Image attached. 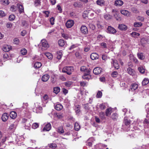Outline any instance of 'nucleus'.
Returning a JSON list of instances; mask_svg holds the SVG:
<instances>
[{
    "instance_id": "obj_1",
    "label": "nucleus",
    "mask_w": 149,
    "mask_h": 149,
    "mask_svg": "<svg viewBox=\"0 0 149 149\" xmlns=\"http://www.w3.org/2000/svg\"><path fill=\"white\" fill-rule=\"evenodd\" d=\"M74 68L73 67H65L62 70V72L64 73H66L68 75H70L72 72L73 71Z\"/></svg>"
},
{
    "instance_id": "obj_2",
    "label": "nucleus",
    "mask_w": 149,
    "mask_h": 149,
    "mask_svg": "<svg viewBox=\"0 0 149 149\" xmlns=\"http://www.w3.org/2000/svg\"><path fill=\"white\" fill-rule=\"evenodd\" d=\"M41 42L42 46V49H46L49 47L47 42L46 40L44 39L42 40Z\"/></svg>"
},
{
    "instance_id": "obj_3",
    "label": "nucleus",
    "mask_w": 149,
    "mask_h": 149,
    "mask_svg": "<svg viewBox=\"0 0 149 149\" xmlns=\"http://www.w3.org/2000/svg\"><path fill=\"white\" fill-rule=\"evenodd\" d=\"M74 24V22L72 20H69L66 22L65 25L68 28H70L72 27Z\"/></svg>"
},
{
    "instance_id": "obj_4",
    "label": "nucleus",
    "mask_w": 149,
    "mask_h": 149,
    "mask_svg": "<svg viewBox=\"0 0 149 149\" xmlns=\"http://www.w3.org/2000/svg\"><path fill=\"white\" fill-rule=\"evenodd\" d=\"M81 33L84 34H86L88 33V30L87 27L85 26H82L80 28Z\"/></svg>"
},
{
    "instance_id": "obj_5",
    "label": "nucleus",
    "mask_w": 149,
    "mask_h": 149,
    "mask_svg": "<svg viewBox=\"0 0 149 149\" xmlns=\"http://www.w3.org/2000/svg\"><path fill=\"white\" fill-rule=\"evenodd\" d=\"M107 32L111 34H114L116 32V30L111 26H109L107 29Z\"/></svg>"
},
{
    "instance_id": "obj_6",
    "label": "nucleus",
    "mask_w": 149,
    "mask_h": 149,
    "mask_svg": "<svg viewBox=\"0 0 149 149\" xmlns=\"http://www.w3.org/2000/svg\"><path fill=\"white\" fill-rule=\"evenodd\" d=\"M51 128V125L50 123H48L42 129V131H48Z\"/></svg>"
},
{
    "instance_id": "obj_7",
    "label": "nucleus",
    "mask_w": 149,
    "mask_h": 149,
    "mask_svg": "<svg viewBox=\"0 0 149 149\" xmlns=\"http://www.w3.org/2000/svg\"><path fill=\"white\" fill-rule=\"evenodd\" d=\"M138 85L137 84L134 83L132 84H131L130 87V89H129V91H134L138 88Z\"/></svg>"
},
{
    "instance_id": "obj_8",
    "label": "nucleus",
    "mask_w": 149,
    "mask_h": 149,
    "mask_svg": "<svg viewBox=\"0 0 149 149\" xmlns=\"http://www.w3.org/2000/svg\"><path fill=\"white\" fill-rule=\"evenodd\" d=\"M111 63L112 64H113V65L116 69H118L119 68V66L118 64L117 63V61L116 60L113 59H111Z\"/></svg>"
},
{
    "instance_id": "obj_9",
    "label": "nucleus",
    "mask_w": 149,
    "mask_h": 149,
    "mask_svg": "<svg viewBox=\"0 0 149 149\" xmlns=\"http://www.w3.org/2000/svg\"><path fill=\"white\" fill-rule=\"evenodd\" d=\"M102 69L99 67L95 68L93 70V72L96 75L100 74L101 72Z\"/></svg>"
},
{
    "instance_id": "obj_10",
    "label": "nucleus",
    "mask_w": 149,
    "mask_h": 149,
    "mask_svg": "<svg viewBox=\"0 0 149 149\" xmlns=\"http://www.w3.org/2000/svg\"><path fill=\"white\" fill-rule=\"evenodd\" d=\"M90 72L89 71H88V73H85L84 75L82 76V78L84 79L88 80L91 78V77L90 75Z\"/></svg>"
},
{
    "instance_id": "obj_11",
    "label": "nucleus",
    "mask_w": 149,
    "mask_h": 149,
    "mask_svg": "<svg viewBox=\"0 0 149 149\" xmlns=\"http://www.w3.org/2000/svg\"><path fill=\"white\" fill-rule=\"evenodd\" d=\"M120 13L123 15L127 17H130V12L126 10H121Z\"/></svg>"
},
{
    "instance_id": "obj_12",
    "label": "nucleus",
    "mask_w": 149,
    "mask_h": 149,
    "mask_svg": "<svg viewBox=\"0 0 149 149\" xmlns=\"http://www.w3.org/2000/svg\"><path fill=\"white\" fill-rule=\"evenodd\" d=\"M123 3V1L120 0H117L115 1L114 5L117 6H122Z\"/></svg>"
},
{
    "instance_id": "obj_13",
    "label": "nucleus",
    "mask_w": 149,
    "mask_h": 149,
    "mask_svg": "<svg viewBox=\"0 0 149 149\" xmlns=\"http://www.w3.org/2000/svg\"><path fill=\"white\" fill-rule=\"evenodd\" d=\"M12 49V47L8 45H4L3 48V50L5 52L9 51Z\"/></svg>"
},
{
    "instance_id": "obj_14",
    "label": "nucleus",
    "mask_w": 149,
    "mask_h": 149,
    "mask_svg": "<svg viewBox=\"0 0 149 149\" xmlns=\"http://www.w3.org/2000/svg\"><path fill=\"white\" fill-rule=\"evenodd\" d=\"M8 117L9 114L7 113H4L3 114L1 119L3 121L5 122L8 120Z\"/></svg>"
},
{
    "instance_id": "obj_15",
    "label": "nucleus",
    "mask_w": 149,
    "mask_h": 149,
    "mask_svg": "<svg viewBox=\"0 0 149 149\" xmlns=\"http://www.w3.org/2000/svg\"><path fill=\"white\" fill-rule=\"evenodd\" d=\"M49 76L48 74H45L42 76V80L43 82L47 81L49 78Z\"/></svg>"
},
{
    "instance_id": "obj_16",
    "label": "nucleus",
    "mask_w": 149,
    "mask_h": 149,
    "mask_svg": "<svg viewBox=\"0 0 149 149\" xmlns=\"http://www.w3.org/2000/svg\"><path fill=\"white\" fill-rule=\"evenodd\" d=\"M38 103H36L35 104L36 107V105H38L36 107V112L37 113H41L42 112V107H40V106H38Z\"/></svg>"
},
{
    "instance_id": "obj_17",
    "label": "nucleus",
    "mask_w": 149,
    "mask_h": 149,
    "mask_svg": "<svg viewBox=\"0 0 149 149\" xmlns=\"http://www.w3.org/2000/svg\"><path fill=\"white\" fill-rule=\"evenodd\" d=\"M99 56V55L96 53H92L90 56L91 58L93 60L98 59Z\"/></svg>"
},
{
    "instance_id": "obj_18",
    "label": "nucleus",
    "mask_w": 149,
    "mask_h": 149,
    "mask_svg": "<svg viewBox=\"0 0 149 149\" xmlns=\"http://www.w3.org/2000/svg\"><path fill=\"white\" fill-rule=\"evenodd\" d=\"M58 43L60 46L63 47L66 45V42L63 40L60 39L58 41Z\"/></svg>"
},
{
    "instance_id": "obj_19",
    "label": "nucleus",
    "mask_w": 149,
    "mask_h": 149,
    "mask_svg": "<svg viewBox=\"0 0 149 149\" xmlns=\"http://www.w3.org/2000/svg\"><path fill=\"white\" fill-rule=\"evenodd\" d=\"M80 70L81 71L84 72L85 73H88V71H89L90 72L91 70L90 69H87L85 66H83L81 67Z\"/></svg>"
},
{
    "instance_id": "obj_20",
    "label": "nucleus",
    "mask_w": 149,
    "mask_h": 149,
    "mask_svg": "<svg viewBox=\"0 0 149 149\" xmlns=\"http://www.w3.org/2000/svg\"><path fill=\"white\" fill-rule=\"evenodd\" d=\"M118 28L122 30H126L127 29V26L125 25L120 24L119 25Z\"/></svg>"
},
{
    "instance_id": "obj_21",
    "label": "nucleus",
    "mask_w": 149,
    "mask_h": 149,
    "mask_svg": "<svg viewBox=\"0 0 149 149\" xmlns=\"http://www.w3.org/2000/svg\"><path fill=\"white\" fill-rule=\"evenodd\" d=\"M63 107L62 105L60 104H57L55 106V109L58 111H60L63 108Z\"/></svg>"
},
{
    "instance_id": "obj_22",
    "label": "nucleus",
    "mask_w": 149,
    "mask_h": 149,
    "mask_svg": "<svg viewBox=\"0 0 149 149\" xmlns=\"http://www.w3.org/2000/svg\"><path fill=\"white\" fill-rule=\"evenodd\" d=\"M97 4L100 6H103L104 5L105 1L104 0H97L96 1Z\"/></svg>"
},
{
    "instance_id": "obj_23",
    "label": "nucleus",
    "mask_w": 149,
    "mask_h": 149,
    "mask_svg": "<svg viewBox=\"0 0 149 149\" xmlns=\"http://www.w3.org/2000/svg\"><path fill=\"white\" fill-rule=\"evenodd\" d=\"M112 112V109L111 108H109L106 111V115L107 116H108L111 115Z\"/></svg>"
},
{
    "instance_id": "obj_24",
    "label": "nucleus",
    "mask_w": 149,
    "mask_h": 149,
    "mask_svg": "<svg viewBox=\"0 0 149 149\" xmlns=\"http://www.w3.org/2000/svg\"><path fill=\"white\" fill-rule=\"evenodd\" d=\"M17 115V113L16 112L14 111H13L10 113V116L11 118L14 119L16 117Z\"/></svg>"
},
{
    "instance_id": "obj_25",
    "label": "nucleus",
    "mask_w": 149,
    "mask_h": 149,
    "mask_svg": "<svg viewBox=\"0 0 149 149\" xmlns=\"http://www.w3.org/2000/svg\"><path fill=\"white\" fill-rule=\"evenodd\" d=\"M62 56V54L61 51H59L57 52V58L58 59H60Z\"/></svg>"
},
{
    "instance_id": "obj_26",
    "label": "nucleus",
    "mask_w": 149,
    "mask_h": 149,
    "mask_svg": "<svg viewBox=\"0 0 149 149\" xmlns=\"http://www.w3.org/2000/svg\"><path fill=\"white\" fill-rule=\"evenodd\" d=\"M48 99V97L47 95H45L42 99V101L44 103H47Z\"/></svg>"
},
{
    "instance_id": "obj_27",
    "label": "nucleus",
    "mask_w": 149,
    "mask_h": 149,
    "mask_svg": "<svg viewBox=\"0 0 149 149\" xmlns=\"http://www.w3.org/2000/svg\"><path fill=\"white\" fill-rule=\"evenodd\" d=\"M127 72L130 75H133L134 74V70L130 68H127Z\"/></svg>"
},
{
    "instance_id": "obj_28",
    "label": "nucleus",
    "mask_w": 149,
    "mask_h": 149,
    "mask_svg": "<svg viewBox=\"0 0 149 149\" xmlns=\"http://www.w3.org/2000/svg\"><path fill=\"white\" fill-rule=\"evenodd\" d=\"M137 56L138 58L141 60H143L145 58V56L143 55V53H138L137 54Z\"/></svg>"
},
{
    "instance_id": "obj_29",
    "label": "nucleus",
    "mask_w": 149,
    "mask_h": 149,
    "mask_svg": "<svg viewBox=\"0 0 149 149\" xmlns=\"http://www.w3.org/2000/svg\"><path fill=\"white\" fill-rule=\"evenodd\" d=\"M18 6L19 13H23L24 11L23 6L22 5L20 4L18 5Z\"/></svg>"
},
{
    "instance_id": "obj_30",
    "label": "nucleus",
    "mask_w": 149,
    "mask_h": 149,
    "mask_svg": "<svg viewBox=\"0 0 149 149\" xmlns=\"http://www.w3.org/2000/svg\"><path fill=\"white\" fill-rule=\"evenodd\" d=\"M45 54L48 59H52L53 56L50 53L47 52L45 53Z\"/></svg>"
},
{
    "instance_id": "obj_31",
    "label": "nucleus",
    "mask_w": 149,
    "mask_h": 149,
    "mask_svg": "<svg viewBox=\"0 0 149 149\" xmlns=\"http://www.w3.org/2000/svg\"><path fill=\"white\" fill-rule=\"evenodd\" d=\"M42 65V64L40 62H37L34 65V67L36 68H40Z\"/></svg>"
},
{
    "instance_id": "obj_32",
    "label": "nucleus",
    "mask_w": 149,
    "mask_h": 149,
    "mask_svg": "<svg viewBox=\"0 0 149 149\" xmlns=\"http://www.w3.org/2000/svg\"><path fill=\"white\" fill-rule=\"evenodd\" d=\"M149 81L148 79L144 78L142 82L143 85L145 86L149 83Z\"/></svg>"
},
{
    "instance_id": "obj_33",
    "label": "nucleus",
    "mask_w": 149,
    "mask_h": 149,
    "mask_svg": "<svg viewBox=\"0 0 149 149\" xmlns=\"http://www.w3.org/2000/svg\"><path fill=\"white\" fill-rule=\"evenodd\" d=\"M80 127L77 123H75L74 124V129L75 130L78 131L80 129Z\"/></svg>"
},
{
    "instance_id": "obj_34",
    "label": "nucleus",
    "mask_w": 149,
    "mask_h": 149,
    "mask_svg": "<svg viewBox=\"0 0 149 149\" xmlns=\"http://www.w3.org/2000/svg\"><path fill=\"white\" fill-rule=\"evenodd\" d=\"M60 89L59 87H57L54 88V92L56 94H57L60 92Z\"/></svg>"
},
{
    "instance_id": "obj_35",
    "label": "nucleus",
    "mask_w": 149,
    "mask_h": 149,
    "mask_svg": "<svg viewBox=\"0 0 149 149\" xmlns=\"http://www.w3.org/2000/svg\"><path fill=\"white\" fill-rule=\"evenodd\" d=\"M73 6L75 7H80L81 6V5L80 2H75L74 3Z\"/></svg>"
},
{
    "instance_id": "obj_36",
    "label": "nucleus",
    "mask_w": 149,
    "mask_h": 149,
    "mask_svg": "<svg viewBox=\"0 0 149 149\" xmlns=\"http://www.w3.org/2000/svg\"><path fill=\"white\" fill-rule=\"evenodd\" d=\"M142 24L141 22H135L134 24V26L136 27H139L141 26Z\"/></svg>"
},
{
    "instance_id": "obj_37",
    "label": "nucleus",
    "mask_w": 149,
    "mask_h": 149,
    "mask_svg": "<svg viewBox=\"0 0 149 149\" xmlns=\"http://www.w3.org/2000/svg\"><path fill=\"white\" fill-rule=\"evenodd\" d=\"M20 53L22 55H25L27 53V50L25 48H23L21 50Z\"/></svg>"
},
{
    "instance_id": "obj_38",
    "label": "nucleus",
    "mask_w": 149,
    "mask_h": 149,
    "mask_svg": "<svg viewBox=\"0 0 149 149\" xmlns=\"http://www.w3.org/2000/svg\"><path fill=\"white\" fill-rule=\"evenodd\" d=\"M17 126V124L14 122L13 124H11L9 127V129L10 130L13 129L15 128Z\"/></svg>"
},
{
    "instance_id": "obj_39",
    "label": "nucleus",
    "mask_w": 149,
    "mask_h": 149,
    "mask_svg": "<svg viewBox=\"0 0 149 149\" xmlns=\"http://www.w3.org/2000/svg\"><path fill=\"white\" fill-rule=\"evenodd\" d=\"M55 117L58 118L59 119H61L63 117V115L62 114L56 113L54 114Z\"/></svg>"
},
{
    "instance_id": "obj_40",
    "label": "nucleus",
    "mask_w": 149,
    "mask_h": 149,
    "mask_svg": "<svg viewBox=\"0 0 149 149\" xmlns=\"http://www.w3.org/2000/svg\"><path fill=\"white\" fill-rule=\"evenodd\" d=\"M58 132L61 134L63 133L64 132V131L63 127L61 126L59 127L58 129Z\"/></svg>"
},
{
    "instance_id": "obj_41",
    "label": "nucleus",
    "mask_w": 149,
    "mask_h": 149,
    "mask_svg": "<svg viewBox=\"0 0 149 149\" xmlns=\"http://www.w3.org/2000/svg\"><path fill=\"white\" fill-rule=\"evenodd\" d=\"M104 18L107 20H109L111 19V16L108 14H106L104 15Z\"/></svg>"
},
{
    "instance_id": "obj_42",
    "label": "nucleus",
    "mask_w": 149,
    "mask_h": 149,
    "mask_svg": "<svg viewBox=\"0 0 149 149\" xmlns=\"http://www.w3.org/2000/svg\"><path fill=\"white\" fill-rule=\"evenodd\" d=\"M25 128L26 129H29L31 126V125L29 123V121L26 122V123L25 124Z\"/></svg>"
},
{
    "instance_id": "obj_43",
    "label": "nucleus",
    "mask_w": 149,
    "mask_h": 149,
    "mask_svg": "<svg viewBox=\"0 0 149 149\" xmlns=\"http://www.w3.org/2000/svg\"><path fill=\"white\" fill-rule=\"evenodd\" d=\"M139 72L141 73H144L145 72V69L142 67H139L138 68Z\"/></svg>"
},
{
    "instance_id": "obj_44",
    "label": "nucleus",
    "mask_w": 149,
    "mask_h": 149,
    "mask_svg": "<svg viewBox=\"0 0 149 149\" xmlns=\"http://www.w3.org/2000/svg\"><path fill=\"white\" fill-rule=\"evenodd\" d=\"M102 95V93L100 91H98L97 93L96 96V97L97 98H101Z\"/></svg>"
},
{
    "instance_id": "obj_45",
    "label": "nucleus",
    "mask_w": 149,
    "mask_h": 149,
    "mask_svg": "<svg viewBox=\"0 0 149 149\" xmlns=\"http://www.w3.org/2000/svg\"><path fill=\"white\" fill-rule=\"evenodd\" d=\"M118 117V115L116 113H113L111 116V118L113 120H116Z\"/></svg>"
},
{
    "instance_id": "obj_46",
    "label": "nucleus",
    "mask_w": 149,
    "mask_h": 149,
    "mask_svg": "<svg viewBox=\"0 0 149 149\" xmlns=\"http://www.w3.org/2000/svg\"><path fill=\"white\" fill-rule=\"evenodd\" d=\"M118 75V73L117 71H113L111 74V76L113 77H116Z\"/></svg>"
},
{
    "instance_id": "obj_47",
    "label": "nucleus",
    "mask_w": 149,
    "mask_h": 149,
    "mask_svg": "<svg viewBox=\"0 0 149 149\" xmlns=\"http://www.w3.org/2000/svg\"><path fill=\"white\" fill-rule=\"evenodd\" d=\"M131 34L132 36L134 37H136L140 35V34L139 33L134 32H133L131 33Z\"/></svg>"
},
{
    "instance_id": "obj_48",
    "label": "nucleus",
    "mask_w": 149,
    "mask_h": 149,
    "mask_svg": "<svg viewBox=\"0 0 149 149\" xmlns=\"http://www.w3.org/2000/svg\"><path fill=\"white\" fill-rule=\"evenodd\" d=\"M99 107L101 110L104 109L106 108V106L104 103L100 104Z\"/></svg>"
},
{
    "instance_id": "obj_49",
    "label": "nucleus",
    "mask_w": 149,
    "mask_h": 149,
    "mask_svg": "<svg viewBox=\"0 0 149 149\" xmlns=\"http://www.w3.org/2000/svg\"><path fill=\"white\" fill-rule=\"evenodd\" d=\"M72 84V82L70 81H68L64 83L65 85L67 87H70Z\"/></svg>"
},
{
    "instance_id": "obj_50",
    "label": "nucleus",
    "mask_w": 149,
    "mask_h": 149,
    "mask_svg": "<svg viewBox=\"0 0 149 149\" xmlns=\"http://www.w3.org/2000/svg\"><path fill=\"white\" fill-rule=\"evenodd\" d=\"M39 125L37 123H34L32 125V128L34 129H35L38 127Z\"/></svg>"
},
{
    "instance_id": "obj_51",
    "label": "nucleus",
    "mask_w": 149,
    "mask_h": 149,
    "mask_svg": "<svg viewBox=\"0 0 149 149\" xmlns=\"http://www.w3.org/2000/svg\"><path fill=\"white\" fill-rule=\"evenodd\" d=\"M15 17V15H10L9 17V19L10 21H12L14 20Z\"/></svg>"
},
{
    "instance_id": "obj_52",
    "label": "nucleus",
    "mask_w": 149,
    "mask_h": 149,
    "mask_svg": "<svg viewBox=\"0 0 149 149\" xmlns=\"http://www.w3.org/2000/svg\"><path fill=\"white\" fill-rule=\"evenodd\" d=\"M49 146L50 148H54L56 147L57 145L55 143H51L49 145Z\"/></svg>"
},
{
    "instance_id": "obj_53",
    "label": "nucleus",
    "mask_w": 149,
    "mask_h": 149,
    "mask_svg": "<svg viewBox=\"0 0 149 149\" xmlns=\"http://www.w3.org/2000/svg\"><path fill=\"white\" fill-rule=\"evenodd\" d=\"M78 46V44L73 45L70 47L69 48V49L71 50L74 48L77 47Z\"/></svg>"
},
{
    "instance_id": "obj_54",
    "label": "nucleus",
    "mask_w": 149,
    "mask_h": 149,
    "mask_svg": "<svg viewBox=\"0 0 149 149\" xmlns=\"http://www.w3.org/2000/svg\"><path fill=\"white\" fill-rule=\"evenodd\" d=\"M124 123L126 125H128L130 124V120L125 119L124 120Z\"/></svg>"
},
{
    "instance_id": "obj_55",
    "label": "nucleus",
    "mask_w": 149,
    "mask_h": 149,
    "mask_svg": "<svg viewBox=\"0 0 149 149\" xmlns=\"http://www.w3.org/2000/svg\"><path fill=\"white\" fill-rule=\"evenodd\" d=\"M100 46L102 47L103 48H107V44L105 42H102L100 44Z\"/></svg>"
},
{
    "instance_id": "obj_56",
    "label": "nucleus",
    "mask_w": 149,
    "mask_h": 149,
    "mask_svg": "<svg viewBox=\"0 0 149 149\" xmlns=\"http://www.w3.org/2000/svg\"><path fill=\"white\" fill-rule=\"evenodd\" d=\"M5 15L6 14L3 11L1 10H0V17H4Z\"/></svg>"
},
{
    "instance_id": "obj_57",
    "label": "nucleus",
    "mask_w": 149,
    "mask_h": 149,
    "mask_svg": "<svg viewBox=\"0 0 149 149\" xmlns=\"http://www.w3.org/2000/svg\"><path fill=\"white\" fill-rule=\"evenodd\" d=\"M100 117L102 119L105 118V114L103 112H101L100 113Z\"/></svg>"
},
{
    "instance_id": "obj_58",
    "label": "nucleus",
    "mask_w": 149,
    "mask_h": 149,
    "mask_svg": "<svg viewBox=\"0 0 149 149\" xmlns=\"http://www.w3.org/2000/svg\"><path fill=\"white\" fill-rule=\"evenodd\" d=\"M16 9V7L13 5L10 8V10L13 12L15 11Z\"/></svg>"
},
{
    "instance_id": "obj_59",
    "label": "nucleus",
    "mask_w": 149,
    "mask_h": 149,
    "mask_svg": "<svg viewBox=\"0 0 149 149\" xmlns=\"http://www.w3.org/2000/svg\"><path fill=\"white\" fill-rule=\"evenodd\" d=\"M62 91L63 93L65 95H66V94H67L68 92V90L67 89L64 88H62Z\"/></svg>"
},
{
    "instance_id": "obj_60",
    "label": "nucleus",
    "mask_w": 149,
    "mask_h": 149,
    "mask_svg": "<svg viewBox=\"0 0 149 149\" xmlns=\"http://www.w3.org/2000/svg\"><path fill=\"white\" fill-rule=\"evenodd\" d=\"M13 40L14 43L15 44H18L19 42V40L18 38H15Z\"/></svg>"
},
{
    "instance_id": "obj_61",
    "label": "nucleus",
    "mask_w": 149,
    "mask_h": 149,
    "mask_svg": "<svg viewBox=\"0 0 149 149\" xmlns=\"http://www.w3.org/2000/svg\"><path fill=\"white\" fill-rule=\"evenodd\" d=\"M10 2L8 0H3V3L5 5H8L9 3Z\"/></svg>"
},
{
    "instance_id": "obj_62",
    "label": "nucleus",
    "mask_w": 149,
    "mask_h": 149,
    "mask_svg": "<svg viewBox=\"0 0 149 149\" xmlns=\"http://www.w3.org/2000/svg\"><path fill=\"white\" fill-rule=\"evenodd\" d=\"M8 58V55L7 53H5L3 55V58L4 60H6Z\"/></svg>"
},
{
    "instance_id": "obj_63",
    "label": "nucleus",
    "mask_w": 149,
    "mask_h": 149,
    "mask_svg": "<svg viewBox=\"0 0 149 149\" xmlns=\"http://www.w3.org/2000/svg\"><path fill=\"white\" fill-rule=\"evenodd\" d=\"M80 84L81 86H84L86 85V83L84 81H80Z\"/></svg>"
},
{
    "instance_id": "obj_64",
    "label": "nucleus",
    "mask_w": 149,
    "mask_h": 149,
    "mask_svg": "<svg viewBox=\"0 0 149 149\" xmlns=\"http://www.w3.org/2000/svg\"><path fill=\"white\" fill-rule=\"evenodd\" d=\"M145 135L147 138H149V129L145 132Z\"/></svg>"
}]
</instances>
